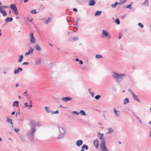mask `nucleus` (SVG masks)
I'll list each match as a JSON object with an SVG mask.
<instances>
[{"mask_svg": "<svg viewBox=\"0 0 151 151\" xmlns=\"http://www.w3.org/2000/svg\"><path fill=\"white\" fill-rule=\"evenodd\" d=\"M111 76L117 83L121 82L122 80L126 76V73H118L113 72Z\"/></svg>", "mask_w": 151, "mask_h": 151, "instance_id": "obj_2", "label": "nucleus"}, {"mask_svg": "<svg viewBox=\"0 0 151 151\" xmlns=\"http://www.w3.org/2000/svg\"><path fill=\"white\" fill-rule=\"evenodd\" d=\"M0 7L2 9H6L8 8L9 6H0Z\"/></svg>", "mask_w": 151, "mask_h": 151, "instance_id": "obj_41", "label": "nucleus"}, {"mask_svg": "<svg viewBox=\"0 0 151 151\" xmlns=\"http://www.w3.org/2000/svg\"><path fill=\"white\" fill-rule=\"evenodd\" d=\"M71 114H76L77 115H78L79 114V112L77 111H73Z\"/></svg>", "mask_w": 151, "mask_h": 151, "instance_id": "obj_39", "label": "nucleus"}, {"mask_svg": "<svg viewBox=\"0 0 151 151\" xmlns=\"http://www.w3.org/2000/svg\"><path fill=\"white\" fill-rule=\"evenodd\" d=\"M34 51V49L32 48V47H30L29 50V51L28 52L30 53H32V52H33Z\"/></svg>", "mask_w": 151, "mask_h": 151, "instance_id": "obj_34", "label": "nucleus"}, {"mask_svg": "<svg viewBox=\"0 0 151 151\" xmlns=\"http://www.w3.org/2000/svg\"><path fill=\"white\" fill-rule=\"evenodd\" d=\"M10 122V123L11 124L13 125V123L12 122V119H11V120Z\"/></svg>", "mask_w": 151, "mask_h": 151, "instance_id": "obj_59", "label": "nucleus"}, {"mask_svg": "<svg viewBox=\"0 0 151 151\" xmlns=\"http://www.w3.org/2000/svg\"><path fill=\"white\" fill-rule=\"evenodd\" d=\"M13 106V107L16 106L17 107H19V102L18 101H14Z\"/></svg>", "mask_w": 151, "mask_h": 151, "instance_id": "obj_16", "label": "nucleus"}, {"mask_svg": "<svg viewBox=\"0 0 151 151\" xmlns=\"http://www.w3.org/2000/svg\"><path fill=\"white\" fill-rule=\"evenodd\" d=\"M17 70H18L19 71H22L23 70V69L22 68H21L20 67L18 68H17Z\"/></svg>", "mask_w": 151, "mask_h": 151, "instance_id": "obj_49", "label": "nucleus"}, {"mask_svg": "<svg viewBox=\"0 0 151 151\" xmlns=\"http://www.w3.org/2000/svg\"><path fill=\"white\" fill-rule=\"evenodd\" d=\"M13 20V18L12 17H7L6 19H5V21L6 22H8L12 21Z\"/></svg>", "mask_w": 151, "mask_h": 151, "instance_id": "obj_19", "label": "nucleus"}, {"mask_svg": "<svg viewBox=\"0 0 151 151\" xmlns=\"http://www.w3.org/2000/svg\"><path fill=\"white\" fill-rule=\"evenodd\" d=\"M24 105L25 106V107H28V103L27 102L25 103L24 104Z\"/></svg>", "mask_w": 151, "mask_h": 151, "instance_id": "obj_51", "label": "nucleus"}, {"mask_svg": "<svg viewBox=\"0 0 151 151\" xmlns=\"http://www.w3.org/2000/svg\"><path fill=\"white\" fill-rule=\"evenodd\" d=\"M30 54V53L29 52H27L25 53V56H27V55H29V54Z\"/></svg>", "mask_w": 151, "mask_h": 151, "instance_id": "obj_55", "label": "nucleus"}, {"mask_svg": "<svg viewBox=\"0 0 151 151\" xmlns=\"http://www.w3.org/2000/svg\"><path fill=\"white\" fill-rule=\"evenodd\" d=\"M122 35V34L121 33H120L119 34L118 38L119 39H120L121 38Z\"/></svg>", "mask_w": 151, "mask_h": 151, "instance_id": "obj_44", "label": "nucleus"}, {"mask_svg": "<svg viewBox=\"0 0 151 151\" xmlns=\"http://www.w3.org/2000/svg\"><path fill=\"white\" fill-rule=\"evenodd\" d=\"M83 63V62L81 60H80L79 61V64L80 65H82Z\"/></svg>", "mask_w": 151, "mask_h": 151, "instance_id": "obj_50", "label": "nucleus"}, {"mask_svg": "<svg viewBox=\"0 0 151 151\" xmlns=\"http://www.w3.org/2000/svg\"><path fill=\"white\" fill-rule=\"evenodd\" d=\"M100 147L101 149V150H103L107 148L106 146L105 141L104 139H103V140H102L100 144Z\"/></svg>", "mask_w": 151, "mask_h": 151, "instance_id": "obj_6", "label": "nucleus"}, {"mask_svg": "<svg viewBox=\"0 0 151 151\" xmlns=\"http://www.w3.org/2000/svg\"><path fill=\"white\" fill-rule=\"evenodd\" d=\"M11 120V119H10L9 118H8L7 120V122H10Z\"/></svg>", "mask_w": 151, "mask_h": 151, "instance_id": "obj_56", "label": "nucleus"}, {"mask_svg": "<svg viewBox=\"0 0 151 151\" xmlns=\"http://www.w3.org/2000/svg\"><path fill=\"white\" fill-rule=\"evenodd\" d=\"M90 94H91L92 97H93L94 96V94L91 92H90Z\"/></svg>", "mask_w": 151, "mask_h": 151, "instance_id": "obj_52", "label": "nucleus"}, {"mask_svg": "<svg viewBox=\"0 0 151 151\" xmlns=\"http://www.w3.org/2000/svg\"><path fill=\"white\" fill-rule=\"evenodd\" d=\"M72 98L70 97H63L62 99V100L65 102H67L68 101L71 100Z\"/></svg>", "mask_w": 151, "mask_h": 151, "instance_id": "obj_9", "label": "nucleus"}, {"mask_svg": "<svg viewBox=\"0 0 151 151\" xmlns=\"http://www.w3.org/2000/svg\"><path fill=\"white\" fill-rule=\"evenodd\" d=\"M120 4V3L117 2H116L114 4H111V7L112 8H115L118 5Z\"/></svg>", "mask_w": 151, "mask_h": 151, "instance_id": "obj_24", "label": "nucleus"}, {"mask_svg": "<svg viewBox=\"0 0 151 151\" xmlns=\"http://www.w3.org/2000/svg\"><path fill=\"white\" fill-rule=\"evenodd\" d=\"M42 125V123L40 122L31 121L30 124V129L26 133L27 135L30 142H32L34 141V134L36 131L35 128L37 126L40 127Z\"/></svg>", "mask_w": 151, "mask_h": 151, "instance_id": "obj_1", "label": "nucleus"}, {"mask_svg": "<svg viewBox=\"0 0 151 151\" xmlns=\"http://www.w3.org/2000/svg\"><path fill=\"white\" fill-rule=\"evenodd\" d=\"M101 97V95H98L95 96V99L96 100H98L100 99V98Z\"/></svg>", "mask_w": 151, "mask_h": 151, "instance_id": "obj_37", "label": "nucleus"}, {"mask_svg": "<svg viewBox=\"0 0 151 151\" xmlns=\"http://www.w3.org/2000/svg\"><path fill=\"white\" fill-rule=\"evenodd\" d=\"M14 130L16 132L18 133L19 131V130L18 128H14Z\"/></svg>", "mask_w": 151, "mask_h": 151, "instance_id": "obj_47", "label": "nucleus"}, {"mask_svg": "<svg viewBox=\"0 0 151 151\" xmlns=\"http://www.w3.org/2000/svg\"><path fill=\"white\" fill-rule=\"evenodd\" d=\"M132 113L134 116L136 118V119L138 120H139L140 119L135 114L134 112V111L132 112Z\"/></svg>", "mask_w": 151, "mask_h": 151, "instance_id": "obj_38", "label": "nucleus"}, {"mask_svg": "<svg viewBox=\"0 0 151 151\" xmlns=\"http://www.w3.org/2000/svg\"><path fill=\"white\" fill-rule=\"evenodd\" d=\"M95 57L96 59H100L102 58L103 57L101 55L97 54L96 55Z\"/></svg>", "mask_w": 151, "mask_h": 151, "instance_id": "obj_27", "label": "nucleus"}, {"mask_svg": "<svg viewBox=\"0 0 151 151\" xmlns=\"http://www.w3.org/2000/svg\"><path fill=\"white\" fill-rule=\"evenodd\" d=\"M29 64V63L28 62H24L23 63L22 65H28Z\"/></svg>", "mask_w": 151, "mask_h": 151, "instance_id": "obj_46", "label": "nucleus"}, {"mask_svg": "<svg viewBox=\"0 0 151 151\" xmlns=\"http://www.w3.org/2000/svg\"><path fill=\"white\" fill-rule=\"evenodd\" d=\"M84 149H85L86 150H88V145L85 144L83 145L81 147V151H84Z\"/></svg>", "mask_w": 151, "mask_h": 151, "instance_id": "obj_15", "label": "nucleus"}, {"mask_svg": "<svg viewBox=\"0 0 151 151\" xmlns=\"http://www.w3.org/2000/svg\"><path fill=\"white\" fill-rule=\"evenodd\" d=\"M30 42L31 43H34L35 42L36 39L34 37L33 33H31L30 34Z\"/></svg>", "mask_w": 151, "mask_h": 151, "instance_id": "obj_7", "label": "nucleus"}, {"mask_svg": "<svg viewBox=\"0 0 151 151\" xmlns=\"http://www.w3.org/2000/svg\"><path fill=\"white\" fill-rule=\"evenodd\" d=\"M45 109L46 110V111L47 113H51V111L49 110V108L47 107H45Z\"/></svg>", "mask_w": 151, "mask_h": 151, "instance_id": "obj_30", "label": "nucleus"}, {"mask_svg": "<svg viewBox=\"0 0 151 151\" xmlns=\"http://www.w3.org/2000/svg\"><path fill=\"white\" fill-rule=\"evenodd\" d=\"M27 91H25L24 92V93L23 94V95H25L26 93H27Z\"/></svg>", "mask_w": 151, "mask_h": 151, "instance_id": "obj_62", "label": "nucleus"}, {"mask_svg": "<svg viewBox=\"0 0 151 151\" xmlns=\"http://www.w3.org/2000/svg\"><path fill=\"white\" fill-rule=\"evenodd\" d=\"M14 11V12L16 15H18V12L17 10V8L14 10H13Z\"/></svg>", "mask_w": 151, "mask_h": 151, "instance_id": "obj_31", "label": "nucleus"}, {"mask_svg": "<svg viewBox=\"0 0 151 151\" xmlns=\"http://www.w3.org/2000/svg\"><path fill=\"white\" fill-rule=\"evenodd\" d=\"M73 10L74 12H77L78 11L77 9L76 8H74L73 9Z\"/></svg>", "mask_w": 151, "mask_h": 151, "instance_id": "obj_53", "label": "nucleus"}, {"mask_svg": "<svg viewBox=\"0 0 151 151\" xmlns=\"http://www.w3.org/2000/svg\"><path fill=\"white\" fill-rule=\"evenodd\" d=\"M79 114H81L82 116H85L86 114L85 111L83 110H81L80 111Z\"/></svg>", "mask_w": 151, "mask_h": 151, "instance_id": "obj_25", "label": "nucleus"}, {"mask_svg": "<svg viewBox=\"0 0 151 151\" xmlns=\"http://www.w3.org/2000/svg\"><path fill=\"white\" fill-rule=\"evenodd\" d=\"M0 12L2 14V15L3 16H6L7 15V13L6 11L4 9H2L0 7Z\"/></svg>", "mask_w": 151, "mask_h": 151, "instance_id": "obj_11", "label": "nucleus"}, {"mask_svg": "<svg viewBox=\"0 0 151 151\" xmlns=\"http://www.w3.org/2000/svg\"><path fill=\"white\" fill-rule=\"evenodd\" d=\"M35 48L36 50L38 51H40L41 50V48L38 44H36L35 46Z\"/></svg>", "mask_w": 151, "mask_h": 151, "instance_id": "obj_17", "label": "nucleus"}, {"mask_svg": "<svg viewBox=\"0 0 151 151\" xmlns=\"http://www.w3.org/2000/svg\"><path fill=\"white\" fill-rule=\"evenodd\" d=\"M138 25L141 28H143L144 27V25L140 22L138 23Z\"/></svg>", "mask_w": 151, "mask_h": 151, "instance_id": "obj_36", "label": "nucleus"}, {"mask_svg": "<svg viewBox=\"0 0 151 151\" xmlns=\"http://www.w3.org/2000/svg\"><path fill=\"white\" fill-rule=\"evenodd\" d=\"M59 113V111L58 110H56L55 111H51V113L52 114H58Z\"/></svg>", "mask_w": 151, "mask_h": 151, "instance_id": "obj_40", "label": "nucleus"}, {"mask_svg": "<svg viewBox=\"0 0 151 151\" xmlns=\"http://www.w3.org/2000/svg\"><path fill=\"white\" fill-rule=\"evenodd\" d=\"M18 57L19 58V59L18 60V62L19 63H21L22 60L23 58V56L22 55L18 56Z\"/></svg>", "mask_w": 151, "mask_h": 151, "instance_id": "obj_22", "label": "nucleus"}, {"mask_svg": "<svg viewBox=\"0 0 151 151\" xmlns=\"http://www.w3.org/2000/svg\"><path fill=\"white\" fill-rule=\"evenodd\" d=\"M115 22L117 24H119L120 23V22L119 19H116L115 20Z\"/></svg>", "mask_w": 151, "mask_h": 151, "instance_id": "obj_35", "label": "nucleus"}, {"mask_svg": "<svg viewBox=\"0 0 151 151\" xmlns=\"http://www.w3.org/2000/svg\"><path fill=\"white\" fill-rule=\"evenodd\" d=\"M42 60L41 59H38L36 60L35 61V64H38L40 63L41 62Z\"/></svg>", "mask_w": 151, "mask_h": 151, "instance_id": "obj_29", "label": "nucleus"}, {"mask_svg": "<svg viewBox=\"0 0 151 151\" xmlns=\"http://www.w3.org/2000/svg\"><path fill=\"white\" fill-rule=\"evenodd\" d=\"M129 91L130 93L131 94L133 98L134 99L135 101H137L138 102L140 103V101H139V100L137 98V96H136L131 90L129 89Z\"/></svg>", "mask_w": 151, "mask_h": 151, "instance_id": "obj_5", "label": "nucleus"}, {"mask_svg": "<svg viewBox=\"0 0 151 151\" xmlns=\"http://www.w3.org/2000/svg\"><path fill=\"white\" fill-rule=\"evenodd\" d=\"M80 60L78 58H76L75 59V60L76 62H78Z\"/></svg>", "mask_w": 151, "mask_h": 151, "instance_id": "obj_57", "label": "nucleus"}, {"mask_svg": "<svg viewBox=\"0 0 151 151\" xmlns=\"http://www.w3.org/2000/svg\"><path fill=\"white\" fill-rule=\"evenodd\" d=\"M131 4H129V5H128L126 7V8H129L130 9H132V7H131Z\"/></svg>", "mask_w": 151, "mask_h": 151, "instance_id": "obj_48", "label": "nucleus"}, {"mask_svg": "<svg viewBox=\"0 0 151 151\" xmlns=\"http://www.w3.org/2000/svg\"><path fill=\"white\" fill-rule=\"evenodd\" d=\"M108 132L107 133V134H111L113 132V130L111 128H109L108 129Z\"/></svg>", "mask_w": 151, "mask_h": 151, "instance_id": "obj_28", "label": "nucleus"}, {"mask_svg": "<svg viewBox=\"0 0 151 151\" xmlns=\"http://www.w3.org/2000/svg\"><path fill=\"white\" fill-rule=\"evenodd\" d=\"M32 102L31 101H30V102L29 103V105H28V109H29L30 107H32Z\"/></svg>", "mask_w": 151, "mask_h": 151, "instance_id": "obj_42", "label": "nucleus"}, {"mask_svg": "<svg viewBox=\"0 0 151 151\" xmlns=\"http://www.w3.org/2000/svg\"><path fill=\"white\" fill-rule=\"evenodd\" d=\"M149 136L150 137H151V130L150 131V135H149Z\"/></svg>", "mask_w": 151, "mask_h": 151, "instance_id": "obj_63", "label": "nucleus"}, {"mask_svg": "<svg viewBox=\"0 0 151 151\" xmlns=\"http://www.w3.org/2000/svg\"><path fill=\"white\" fill-rule=\"evenodd\" d=\"M58 128L59 131V134L57 137L58 139H63L66 133V130L63 127L58 126Z\"/></svg>", "mask_w": 151, "mask_h": 151, "instance_id": "obj_3", "label": "nucleus"}, {"mask_svg": "<svg viewBox=\"0 0 151 151\" xmlns=\"http://www.w3.org/2000/svg\"><path fill=\"white\" fill-rule=\"evenodd\" d=\"M88 5L90 6H93L96 4V1L95 0H90L88 1Z\"/></svg>", "mask_w": 151, "mask_h": 151, "instance_id": "obj_14", "label": "nucleus"}, {"mask_svg": "<svg viewBox=\"0 0 151 151\" xmlns=\"http://www.w3.org/2000/svg\"><path fill=\"white\" fill-rule=\"evenodd\" d=\"M142 5L146 6H149V2L148 0H145L144 1L142 4Z\"/></svg>", "mask_w": 151, "mask_h": 151, "instance_id": "obj_13", "label": "nucleus"}, {"mask_svg": "<svg viewBox=\"0 0 151 151\" xmlns=\"http://www.w3.org/2000/svg\"><path fill=\"white\" fill-rule=\"evenodd\" d=\"M19 73V71L17 69L15 70L14 71V73L15 74H17Z\"/></svg>", "mask_w": 151, "mask_h": 151, "instance_id": "obj_43", "label": "nucleus"}, {"mask_svg": "<svg viewBox=\"0 0 151 151\" xmlns=\"http://www.w3.org/2000/svg\"><path fill=\"white\" fill-rule=\"evenodd\" d=\"M29 0H23L24 1V3H27L28 1Z\"/></svg>", "mask_w": 151, "mask_h": 151, "instance_id": "obj_60", "label": "nucleus"}, {"mask_svg": "<svg viewBox=\"0 0 151 151\" xmlns=\"http://www.w3.org/2000/svg\"><path fill=\"white\" fill-rule=\"evenodd\" d=\"M98 136L101 140L102 139L103 140V139H104V138H103V134H101L100 133H98Z\"/></svg>", "mask_w": 151, "mask_h": 151, "instance_id": "obj_21", "label": "nucleus"}, {"mask_svg": "<svg viewBox=\"0 0 151 151\" xmlns=\"http://www.w3.org/2000/svg\"><path fill=\"white\" fill-rule=\"evenodd\" d=\"M93 145L96 149L99 146V142L97 139H96L94 141Z\"/></svg>", "mask_w": 151, "mask_h": 151, "instance_id": "obj_10", "label": "nucleus"}, {"mask_svg": "<svg viewBox=\"0 0 151 151\" xmlns=\"http://www.w3.org/2000/svg\"><path fill=\"white\" fill-rule=\"evenodd\" d=\"M83 144V141L82 140H79L77 141L76 143V145L79 147L82 145Z\"/></svg>", "mask_w": 151, "mask_h": 151, "instance_id": "obj_12", "label": "nucleus"}, {"mask_svg": "<svg viewBox=\"0 0 151 151\" xmlns=\"http://www.w3.org/2000/svg\"><path fill=\"white\" fill-rule=\"evenodd\" d=\"M74 28L76 29H78V26H77V25H76L74 27Z\"/></svg>", "mask_w": 151, "mask_h": 151, "instance_id": "obj_58", "label": "nucleus"}, {"mask_svg": "<svg viewBox=\"0 0 151 151\" xmlns=\"http://www.w3.org/2000/svg\"><path fill=\"white\" fill-rule=\"evenodd\" d=\"M148 123L151 125V121H150Z\"/></svg>", "mask_w": 151, "mask_h": 151, "instance_id": "obj_64", "label": "nucleus"}, {"mask_svg": "<svg viewBox=\"0 0 151 151\" xmlns=\"http://www.w3.org/2000/svg\"><path fill=\"white\" fill-rule=\"evenodd\" d=\"M113 110L115 113V116L116 117H119L120 114V111H117L115 109H114Z\"/></svg>", "mask_w": 151, "mask_h": 151, "instance_id": "obj_8", "label": "nucleus"}, {"mask_svg": "<svg viewBox=\"0 0 151 151\" xmlns=\"http://www.w3.org/2000/svg\"><path fill=\"white\" fill-rule=\"evenodd\" d=\"M123 102V104L125 105L127 103H129V99L128 98H126L124 99Z\"/></svg>", "mask_w": 151, "mask_h": 151, "instance_id": "obj_23", "label": "nucleus"}, {"mask_svg": "<svg viewBox=\"0 0 151 151\" xmlns=\"http://www.w3.org/2000/svg\"><path fill=\"white\" fill-rule=\"evenodd\" d=\"M109 35V33L105 29L103 30L102 32L101 35V37L104 38V37H107Z\"/></svg>", "mask_w": 151, "mask_h": 151, "instance_id": "obj_4", "label": "nucleus"}, {"mask_svg": "<svg viewBox=\"0 0 151 151\" xmlns=\"http://www.w3.org/2000/svg\"><path fill=\"white\" fill-rule=\"evenodd\" d=\"M10 7L13 10H14V9L17 8L16 4H14L10 5Z\"/></svg>", "mask_w": 151, "mask_h": 151, "instance_id": "obj_18", "label": "nucleus"}, {"mask_svg": "<svg viewBox=\"0 0 151 151\" xmlns=\"http://www.w3.org/2000/svg\"><path fill=\"white\" fill-rule=\"evenodd\" d=\"M101 12H102L100 11H97L95 13V16H99L101 14Z\"/></svg>", "mask_w": 151, "mask_h": 151, "instance_id": "obj_26", "label": "nucleus"}, {"mask_svg": "<svg viewBox=\"0 0 151 151\" xmlns=\"http://www.w3.org/2000/svg\"><path fill=\"white\" fill-rule=\"evenodd\" d=\"M51 19L50 18H49L47 19H45L44 21L45 23V24H47L48 23L51 22Z\"/></svg>", "mask_w": 151, "mask_h": 151, "instance_id": "obj_20", "label": "nucleus"}, {"mask_svg": "<svg viewBox=\"0 0 151 151\" xmlns=\"http://www.w3.org/2000/svg\"><path fill=\"white\" fill-rule=\"evenodd\" d=\"M101 151H109L107 148L103 150H101Z\"/></svg>", "mask_w": 151, "mask_h": 151, "instance_id": "obj_54", "label": "nucleus"}, {"mask_svg": "<svg viewBox=\"0 0 151 151\" xmlns=\"http://www.w3.org/2000/svg\"><path fill=\"white\" fill-rule=\"evenodd\" d=\"M126 2V0H120V4H124Z\"/></svg>", "mask_w": 151, "mask_h": 151, "instance_id": "obj_33", "label": "nucleus"}, {"mask_svg": "<svg viewBox=\"0 0 151 151\" xmlns=\"http://www.w3.org/2000/svg\"><path fill=\"white\" fill-rule=\"evenodd\" d=\"M15 113V111H13L12 113V115H14Z\"/></svg>", "mask_w": 151, "mask_h": 151, "instance_id": "obj_61", "label": "nucleus"}, {"mask_svg": "<svg viewBox=\"0 0 151 151\" xmlns=\"http://www.w3.org/2000/svg\"><path fill=\"white\" fill-rule=\"evenodd\" d=\"M78 37H75L73 38V41H77L78 40Z\"/></svg>", "mask_w": 151, "mask_h": 151, "instance_id": "obj_45", "label": "nucleus"}, {"mask_svg": "<svg viewBox=\"0 0 151 151\" xmlns=\"http://www.w3.org/2000/svg\"><path fill=\"white\" fill-rule=\"evenodd\" d=\"M36 9H33L31 11L30 13L32 14H36L37 13L36 12Z\"/></svg>", "mask_w": 151, "mask_h": 151, "instance_id": "obj_32", "label": "nucleus"}]
</instances>
